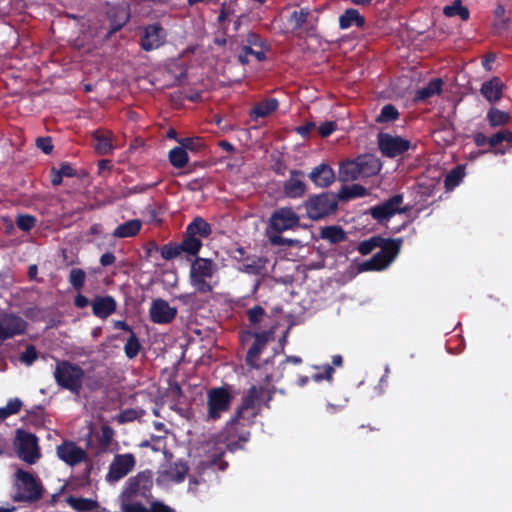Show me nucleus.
<instances>
[{"label":"nucleus","mask_w":512,"mask_h":512,"mask_svg":"<svg viewBox=\"0 0 512 512\" xmlns=\"http://www.w3.org/2000/svg\"><path fill=\"white\" fill-rule=\"evenodd\" d=\"M512 142V131L504 130L497 132L492 137L489 138L488 143L491 147L495 148L502 142Z\"/></svg>","instance_id":"obj_46"},{"label":"nucleus","mask_w":512,"mask_h":512,"mask_svg":"<svg viewBox=\"0 0 512 512\" xmlns=\"http://www.w3.org/2000/svg\"><path fill=\"white\" fill-rule=\"evenodd\" d=\"M86 274L82 269L73 268L69 274V282L75 289H80L85 281Z\"/></svg>","instance_id":"obj_45"},{"label":"nucleus","mask_w":512,"mask_h":512,"mask_svg":"<svg viewBox=\"0 0 512 512\" xmlns=\"http://www.w3.org/2000/svg\"><path fill=\"white\" fill-rule=\"evenodd\" d=\"M503 86L502 81L494 77L482 84L480 92L488 102L496 103L502 98Z\"/></svg>","instance_id":"obj_22"},{"label":"nucleus","mask_w":512,"mask_h":512,"mask_svg":"<svg viewBox=\"0 0 512 512\" xmlns=\"http://www.w3.org/2000/svg\"><path fill=\"white\" fill-rule=\"evenodd\" d=\"M57 384L72 393H79L84 378L83 369L68 361H59L54 370Z\"/></svg>","instance_id":"obj_7"},{"label":"nucleus","mask_w":512,"mask_h":512,"mask_svg":"<svg viewBox=\"0 0 512 512\" xmlns=\"http://www.w3.org/2000/svg\"><path fill=\"white\" fill-rule=\"evenodd\" d=\"M443 81L440 78L431 80L426 86L417 91L416 98L425 100L427 98L438 95L442 90Z\"/></svg>","instance_id":"obj_31"},{"label":"nucleus","mask_w":512,"mask_h":512,"mask_svg":"<svg viewBox=\"0 0 512 512\" xmlns=\"http://www.w3.org/2000/svg\"><path fill=\"white\" fill-rule=\"evenodd\" d=\"M336 202L328 195H319L306 202L307 215L312 220H318L333 212Z\"/></svg>","instance_id":"obj_15"},{"label":"nucleus","mask_w":512,"mask_h":512,"mask_svg":"<svg viewBox=\"0 0 512 512\" xmlns=\"http://www.w3.org/2000/svg\"><path fill=\"white\" fill-rule=\"evenodd\" d=\"M232 397L225 388H214L208 392L207 404L209 420H216L221 413L226 411L231 403Z\"/></svg>","instance_id":"obj_11"},{"label":"nucleus","mask_w":512,"mask_h":512,"mask_svg":"<svg viewBox=\"0 0 512 512\" xmlns=\"http://www.w3.org/2000/svg\"><path fill=\"white\" fill-rule=\"evenodd\" d=\"M93 313L100 318H107L116 309V302L111 296H99L92 302Z\"/></svg>","instance_id":"obj_23"},{"label":"nucleus","mask_w":512,"mask_h":512,"mask_svg":"<svg viewBox=\"0 0 512 512\" xmlns=\"http://www.w3.org/2000/svg\"><path fill=\"white\" fill-rule=\"evenodd\" d=\"M22 402L18 398L10 399L6 406L0 409V417L5 418L8 415L17 413L21 408Z\"/></svg>","instance_id":"obj_47"},{"label":"nucleus","mask_w":512,"mask_h":512,"mask_svg":"<svg viewBox=\"0 0 512 512\" xmlns=\"http://www.w3.org/2000/svg\"><path fill=\"white\" fill-rule=\"evenodd\" d=\"M108 14L114 31L120 29L130 18L129 8L126 4L113 7Z\"/></svg>","instance_id":"obj_27"},{"label":"nucleus","mask_w":512,"mask_h":512,"mask_svg":"<svg viewBox=\"0 0 512 512\" xmlns=\"http://www.w3.org/2000/svg\"><path fill=\"white\" fill-rule=\"evenodd\" d=\"M333 368L330 366V365H326L324 367V372L323 373H316L312 376V379L313 381L315 382H320L324 379L328 380V381H331L332 380V375H333Z\"/></svg>","instance_id":"obj_54"},{"label":"nucleus","mask_w":512,"mask_h":512,"mask_svg":"<svg viewBox=\"0 0 512 512\" xmlns=\"http://www.w3.org/2000/svg\"><path fill=\"white\" fill-rule=\"evenodd\" d=\"M135 466V458L132 454L116 455L110 464L107 479L109 481H118L125 477Z\"/></svg>","instance_id":"obj_16"},{"label":"nucleus","mask_w":512,"mask_h":512,"mask_svg":"<svg viewBox=\"0 0 512 512\" xmlns=\"http://www.w3.org/2000/svg\"><path fill=\"white\" fill-rule=\"evenodd\" d=\"M115 261V256L112 253H105L100 258V263L103 266H109Z\"/></svg>","instance_id":"obj_59"},{"label":"nucleus","mask_w":512,"mask_h":512,"mask_svg":"<svg viewBox=\"0 0 512 512\" xmlns=\"http://www.w3.org/2000/svg\"><path fill=\"white\" fill-rule=\"evenodd\" d=\"M277 107L278 101L276 99H266L255 105V107L250 112V116L254 120L258 118H263L274 112L277 109Z\"/></svg>","instance_id":"obj_29"},{"label":"nucleus","mask_w":512,"mask_h":512,"mask_svg":"<svg viewBox=\"0 0 512 512\" xmlns=\"http://www.w3.org/2000/svg\"><path fill=\"white\" fill-rule=\"evenodd\" d=\"M152 485V477L146 473L129 478L119 495L121 511L149 512L144 501L149 499Z\"/></svg>","instance_id":"obj_2"},{"label":"nucleus","mask_w":512,"mask_h":512,"mask_svg":"<svg viewBox=\"0 0 512 512\" xmlns=\"http://www.w3.org/2000/svg\"><path fill=\"white\" fill-rule=\"evenodd\" d=\"M314 21V16L308 8H301L300 10H295L291 14L289 19L290 24L294 28L312 27Z\"/></svg>","instance_id":"obj_25"},{"label":"nucleus","mask_w":512,"mask_h":512,"mask_svg":"<svg viewBox=\"0 0 512 512\" xmlns=\"http://www.w3.org/2000/svg\"><path fill=\"white\" fill-rule=\"evenodd\" d=\"M464 177V171L461 167L452 170L445 179V185L448 189L455 188Z\"/></svg>","instance_id":"obj_44"},{"label":"nucleus","mask_w":512,"mask_h":512,"mask_svg":"<svg viewBox=\"0 0 512 512\" xmlns=\"http://www.w3.org/2000/svg\"><path fill=\"white\" fill-rule=\"evenodd\" d=\"M67 502L72 508L79 511H90L97 506L94 500L87 498L69 497Z\"/></svg>","instance_id":"obj_39"},{"label":"nucleus","mask_w":512,"mask_h":512,"mask_svg":"<svg viewBox=\"0 0 512 512\" xmlns=\"http://www.w3.org/2000/svg\"><path fill=\"white\" fill-rule=\"evenodd\" d=\"M321 238L331 243H338L345 238V232L339 226H328L321 229Z\"/></svg>","instance_id":"obj_34"},{"label":"nucleus","mask_w":512,"mask_h":512,"mask_svg":"<svg viewBox=\"0 0 512 512\" xmlns=\"http://www.w3.org/2000/svg\"><path fill=\"white\" fill-rule=\"evenodd\" d=\"M266 261L262 258H248L240 266V270L248 274H261Z\"/></svg>","instance_id":"obj_33"},{"label":"nucleus","mask_w":512,"mask_h":512,"mask_svg":"<svg viewBox=\"0 0 512 512\" xmlns=\"http://www.w3.org/2000/svg\"><path fill=\"white\" fill-rule=\"evenodd\" d=\"M402 244L401 239L387 240L372 237L359 244L358 250L362 255L371 253L376 247L381 248L370 260L362 264L363 270H383L397 257Z\"/></svg>","instance_id":"obj_3"},{"label":"nucleus","mask_w":512,"mask_h":512,"mask_svg":"<svg viewBox=\"0 0 512 512\" xmlns=\"http://www.w3.org/2000/svg\"><path fill=\"white\" fill-rule=\"evenodd\" d=\"M16 448L19 458L28 464L36 463L41 456L37 437L25 431L17 432Z\"/></svg>","instance_id":"obj_8"},{"label":"nucleus","mask_w":512,"mask_h":512,"mask_svg":"<svg viewBox=\"0 0 512 512\" xmlns=\"http://www.w3.org/2000/svg\"><path fill=\"white\" fill-rule=\"evenodd\" d=\"M151 512H174V510L164 504L154 503L151 507Z\"/></svg>","instance_id":"obj_60"},{"label":"nucleus","mask_w":512,"mask_h":512,"mask_svg":"<svg viewBox=\"0 0 512 512\" xmlns=\"http://www.w3.org/2000/svg\"><path fill=\"white\" fill-rule=\"evenodd\" d=\"M166 31L160 24H151L144 28L141 46L150 51L159 48L166 41Z\"/></svg>","instance_id":"obj_17"},{"label":"nucleus","mask_w":512,"mask_h":512,"mask_svg":"<svg viewBox=\"0 0 512 512\" xmlns=\"http://www.w3.org/2000/svg\"><path fill=\"white\" fill-rule=\"evenodd\" d=\"M487 119L492 127H497L507 124L510 120V116L507 112L497 108H491L487 113Z\"/></svg>","instance_id":"obj_36"},{"label":"nucleus","mask_w":512,"mask_h":512,"mask_svg":"<svg viewBox=\"0 0 512 512\" xmlns=\"http://www.w3.org/2000/svg\"><path fill=\"white\" fill-rule=\"evenodd\" d=\"M63 177L66 176V177H71L74 175V170L73 168L65 163V164H62L59 171H58Z\"/></svg>","instance_id":"obj_58"},{"label":"nucleus","mask_w":512,"mask_h":512,"mask_svg":"<svg viewBox=\"0 0 512 512\" xmlns=\"http://www.w3.org/2000/svg\"><path fill=\"white\" fill-rule=\"evenodd\" d=\"M339 25L342 29H348L352 25L361 27L364 25V18L359 14L356 9H347L339 17Z\"/></svg>","instance_id":"obj_30"},{"label":"nucleus","mask_w":512,"mask_h":512,"mask_svg":"<svg viewBox=\"0 0 512 512\" xmlns=\"http://www.w3.org/2000/svg\"><path fill=\"white\" fill-rule=\"evenodd\" d=\"M142 227V222L138 219L128 220L118 225L113 231L115 238H129L138 234Z\"/></svg>","instance_id":"obj_26"},{"label":"nucleus","mask_w":512,"mask_h":512,"mask_svg":"<svg viewBox=\"0 0 512 512\" xmlns=\"http://www.w3.org/2000/svg\"><path fill=\"white\" fill-rule=\"evenodd\" d=\"M140 350V343L136 337V335L131 332L130 337L127 339V342L124 346V351L126 356L129 359L134 358Z\"/></svg>","instance_id":"obj_42"},{"label":"nucleus","mask_w":512,"mask_h":512,"mask_svg":"<svg viewBox=\"0 0 512 512\" xmlns=\"http://www.w3.org/2000/svg\"><path fill=\"white\" fill-rule=\"evenodd\" d=\"M37 359V352L33 346H28L26 350L21 354L20 360L22 363L30 366Z\"/></svg>","instance_id":"obj_52"},{"label":"nucleus","mask_w":512,"mask_h":512,"mask_svg":"<svg viewBox=\"0 0 512 512\" xmlns=\"http://www.w3.org/2000/svg\"><path fill=\"white\" fill-rule=\"evenodd\" d=\"M57 457L70 467L77 466L88 459L86 449L72 440H64L56 447Z\"/></svg>","instance_id":"obj_9"},{"label":"nucleus","mask_w":512,"mask_h":512,"mask_svg":"<svg viewBox=\"0 0 512 512\" xmlns=\"http://www.w3.org/2000/svg\"><path fill=\"white\" fill-rule=\"evenodd\" d=\"M27 322L14 313H0V345L8 339L21 335L26 331Z\"/></svg>","instance_id":"obj_10"},{"label":"nucleus","mask_w":512,"mask_h":512,"mask_svg":"<svg viewBox=\"0 0 512 512\" xmlns=\"http://www.w3.org/2000/svg\"><path fill=\"white\" fill-rule=\"evenodd\" d=\"M443 13L447 17L459 16L462 20H467L469 17L468 9L463 7L459 0H455L451 5L445 6Z\"/></svg>","instance_id":"obj_37"},{"label":"nucleus","mask_w":512,"mask_h":512,"mask_svg":"<svg viewBox=\"0 0 512 512\" xmlns=\"http://www.w3.org/2000/svg\"><path fill=\"white\" fill-rule=\"evenodd\" d=\"M474 142L477 146H483L488 142V138L482 133H476L473 137Z\"/></svg>","instance_id":"obj_62"},{"label":"nucleus","mask_w":512,"mask_h":512,"mask_svg":"<svg viewBox=\"0 0 512 512\" xmlns=\"http://www.w3.org/2000/svg\"><path fill=\"white\" fill-rule=\"evenodd\" d=\"M336 130V123L333 121L324 122L319 126V133L327 137Z\"/></svg>","instance_id":"obj_55"},{"label":"nucleus","mask_w":512,"mask_h":512,"mask_svg":"<svg viewBox=\"0 0 512 512\" xmlns=\"http://www.w3.org/2000/svg\"><path fill=\"white\" fill-rule=\"evenodd\" d=\"M301 173L293 172L291 177L286 181L284 189L285 193L292 198L300 197L305 192V184L299 177Z\"/></svg>","instance_id":"obj_28"},{"label":"nucleus","mask_w":512,"mask_h":512,"mask_svg":"<svg viewBox=\"0 0 512 512\" xmlns=\"http://www.w3.org/2000/svg\"><path fill=\"white\" fill-rule=\"evenodd\" d=\"M149 313L154 323L166 324L170 323L176 317L177 308L170 306L169 303L163 299H156L152 302Z\"/></svg>","instance_id":"obj_18"},{"label":"nucleus","mask_w":512,"mask_h":512,"mask_svg":"<svg viewBox=\"0 0 512 512\" xmlns=\"http://www.w3.org/2000/svg\"><path fill=\"white\" fill-rule=\"evenodd\" d=\"M315 123L314 122H309L303 126H300L297 128V132L302 135V136H305L307 135L310 131H312L314 128H315Z\"/></svg>","instance_id":"obj_57"},{"label":"nucleus","mask_w":512,"mask_h":512,"mask_svg":"<svg viewBox=\"0 0 512 512\" xmlns=\"http://www.w3.org/2000/svg\"><path fill=\"white\" fill-rule=\"evenodd\" d=\"M114 437V431L107 425L102 426L100 433V441L103 446L109 447Z\"/></svg>","instance_id":"obj_53"},{"label":"nucleus","mask_w":512,"mask_h":512,"mask_svg":"<svg viewBox=\"0 0 512 512\" xmlns=\"http://www.w3.org/2000/svg\"><path fill=\"white\" fill-rule=\"evenodd\" d=\"M398 111L393 105H385L380 114L377 116L376 121L379 123L390 122L398 118Z\"/></svg>","instance_id":"obj_41"},{"label":"nucleus","mask_w":512,"mask_h":512,"mask_svg":"<svg viewBox=\"0 0 512 512\" xmlns=\"http://www.w3.org/2000/svg\"><path fill=\"white\" fill-rule=\"evenodd\" d=\"M188 472V467L184 462H175L167 469L159 472L158 482L163 485L177 484L182 482Z\"/></svg>","instance_id":"obj_19"},{"label":"nucleus","mask_w":512,"mask_h":512,"mask_svg":"<svg viewBox=\"0 0 512 512\" xmlns=\"http://www.w3.org/2000/svg\"><path fill=\"white\" fill-rule=\"evenodd\" d=\"M310 179L319 187H328L334 182L335 174L331 167L320 164L311 171Z\"/></svg>","instance_id":"obj_21"},{"label":"nucleus","mask_w":512,"mask_h":512,"mask_svg":"<svg viewBox=\"0 0 512 512\" xmlns=\"http://www.w3.org/2000/svg\"><path fill=\"white\" fill-rule=\"evenodd\" d=\"M269 239H270V242L275 245L291 242L290 240L283 239L282 237H280L278 235H270Z\"/></svg>","instance_id":"obj_63"},{"label":"nucleus","mask_w":512,"mask_h":512,"mask_svg":"<svg viewBox=\"0 0 512 512\" xmlns=\"http://www.w3.org/2000/svg\"><path fill=\"white\" fill-rule=\"evenodd\" d=\"M216 263L207 258H197L190 267V284L199 293H209L217 285Z\"/></svg>","instance_id":"obj_5"},{"label":"nucleus","mask_w":512,"mask_h":512,"mask_svg":"<svg viewBox=\"0 0 512 512\" xmlns=\"http://www.w3.org/2000/svg\"><path fill=\"white\" fill-rule=\"evenodd\" d=\"M263 392L261 388L251 387L241 408L238 411L236 419L232 420L227 426V435H218L205 441L199 448L198 453L203 456L199 466L201 469L215 466L218 470H224L227 463L221 461V457L226 449L234 450L237 447L236 438L246 442L249 433L236 435L238 424L250 422L260 410L259 396Z\"/></svg>","instance_id":"obj_1"},{"label":"nucleus","mask_w":512,"mask_h":512,"mask_svg":"<svg viewBox=\"0 0 512 512\" xmlns=\"http://www.w3.org/2000/svg\"><path fill=\"white\" fill-rule=\"evenodd\" d=\"M300 218L290 207H282L274 211L270 217V228L277 233L294 229L299 225Z\"/></svg>","instance_id":"obj_12"},{"label":"nucleus","mask_w":512,"mask_h":512,"mask_svg":"<svg viewBox=\"0 0 512 512\" xmlns=\"http://www.w3.org/2000/svg\"><path fill=\"white\" fill-rule=\"evenodd\" d=\"M36 145L39 149H41L45 154H49L52 151V144L50 138L40 137L36 140Z\"/></svg>","instance_id":"obj_56"},{"label":"nucleus","mask_w":512,"mask_h":512,"mask_svg":"<svg viewBox=\"0 0 512 512\" xmlns=\"http://www.w3.org/2000/svg\"><path fill=\"white\" fill-rule=\"evenodd\" d=\"M495 61V56L494 55H490L488 56L485 60H483L482 64H483V67L486 69V70H491V65L492 63Z\"/></svg>","instance_id":"obj_64"},{"label":"nucleus","mask_w":512,"mask_h":512,"mask_svg":"<svg viewBox=\"0 0 512 512\" xmlns=\"http://www.w3.org/2000/svg\"><path fill=\"white\" fill-rule=\"evenodd\" d=\"M181 251H182L181 245L178 246V245L168 244V245H165L162 247L161 256L166 260H171V259L177 257L178 255H180Z\"/></svg>","instance_id":"obj_50"},{"label":"nucleus","mask_w":512,"mask_h":512,"mask_svg":"<svg viewBox=\"0 0 512 512\" xmlns=\"http://www.w3.org/2000/svg\"><path fill=\"white\" fill-rule=\"evenodd\" d=\"M169 161L175 168H183L188 163V154L183 147H175L169 152Z\"/></svg>","instance_id":"obj_35"},{"label":"nucleus","mask_w":512,"mask_h":512,"mask_svg":"<svg viewBox=\"0 0 512 512\" xmlns=\"http://www.w3.org/2000/svg\"><path fill=\"white\" fill-rule=\"evenodd\" d=\"M382 168L381 161L370 154L362 155L354 160H347L340 165L339 178L342 181H353L376 175Z\"/></svg>","instance_id":"obj_4"},{"label":"nucleus","mask_w":512,"mask_h":512,"mask_svg":"<svg viewBox=\"0 0 512 512\" xmlns=\"http://www.w3.org/2000/svg\"><path fill=\"white\" fill-rule=\"evenodd\" d=\"M378 145L383 155L392 158L406 152L410 147V142L400 136L380 133Z\"/></svg>","instance_id":"obj_13"},{"label":"nucleus","mask_w":512,"mask_h":512,"mask_svg":"<svg viewBox=\"0 0 512 512\" xmlns=\"http://www.w3.org/2000/svg\"><path fill=\"white\" fill-rule=\"evenodd\" d=\"M187 234L195 237H208L211 234V226L204 219L198 217L188 225Z\"/></svg>","instance_id":"obj_32"},{"label":"nucleus","mask_w":512,"mask_h":512,"mask_svg":"<svg viewBox=\"0 0 512 512\" xmlns=\"http://www.w3.org/2000/svg\"><path fill=\"white\" fill-rule=\"evenodd\" d=\"M179 144L183 149L190 151H198L203 148L204 143L199 137L183 138L178 140Z\"/></svg>","instance_id":"obj_43"},{"label":"nucleus","mask_w":512,"mask_h":512,"mask_svg":"<svg viewBox=\"0 0 512 512\" xmlns=\"http://www.w3.org/2000/svg\"><path fill=\"white\" fill-rule=\"evenodd\" d=\"M402 195H395L384 203L371 208V215L378 222H386L395 214L406 212V208H402Z\"/></svg>","instance_id":"obj_14"},{"label":"nucleus","mask_w":512,"mask_h":512,"mask_svg":"<svg viewBox=\"0 0 512 512\" xmlns=\"http://www.w3.org/2000/svg\"><path fill=\"white\" fill-rule=\"evenodd\" d=\"M252 58H255L258 62L265 59V53L261 47L254 49L250 46H244L242 52L239 55V60L242 63H248Z\"/></svg>","instance_id":"obj_38"},{"label":"nucleus","mask_w":512,"mask_h":512,"mask_svg":"<svg viewBox=\"0 0 512 512\" xmlns=\"http://www.w3.org/2000/svg\"><path fill=\"white\" fill-rule=\"evenodd\" d=\"M248 319L250 324L256 326L261 323L265 318V311L260 306H255L252 309L248 310Z\"/></svg>","instance_id":"obj_49"},{"label":"nucleus","mask_w":512,"mask_h":512,"mask_svg":"<svg viewBox=\"0 0 512 512\" xmlns=\"http://www.w3.org/2000/svg\"><path fill=\"white\" fill-rule=\"evenodd\" d=\"M342 193L345 198H356L364 196L366 194V189L360 185L354 184L345 188Z\"/></svg>","instance_id":"obj_51"},{"label":"nucleus","mask_w":512,"mask_h":512,"mask_svg":"<svg viewBox=\"0 0 512 512\" xmlns=\"http://www.w3.org/2000/svg\"><path fill=\"white\" fill-rule=\"evenodd\" d=\"M74 303L79 308H84L89 304V300L86 296L78 294L75 297Z\"/></svg>","instance_id":"obj_61"},{"label":"nucleus","mask_w":512,"mask_h":512,"mask_svg":"<svg viewBox=\"0 0 512 512\" xmlns=\"http://www.w3.org/2000/svg\"><path fill=\"white\" fill-rule=\"evenodd\" d=\"M13 499L21 502H35L41 498L43 487L33 474L17 469L13 479Z\"/></svg>","instance_id":"obj_6"},{"label":"nucleus","mask_w":512,"mask_h":512,"mask_svg":"<svg viewBox=\"0 0 512 512\" xmlns=\"http://www.w3.org/2000/svg\"><path fill=\"white\" fill-rule=\"evenodd\" d=\"M271 334L272 332L268 331L255 333V341L247 354V362L252 367L259 368L261 366L260 363H258V357L262 353Z\"/></svg>","instance_id":"obj_20"},{"label":"nucleus","mask_w":512,"mask_h":512,"mask_svg":"<svg viewBox=\"0 0 512 512\" xmlns=\"http://www.w3.org/2000/svg\"><path fill=\"white\" fill-rule=\"evenodd\" d=\"M201 241L195 236L187 234V237L183 240L181 244L182 251H185L190 254H196L200 247H201Z\"/></svg>","instance_id":"obj_40"},{"label":"nucleus","mask_w":512,"mask_h":512,"mask_svg":"<svg viewBox=\"0 0 512 512\" xmlns=\"http://www.w3.org/2000/svg\"><path fill=\"white\" fill-rule=\"evenodd\" d=\"M112 137L113 135L109 131H96L93 134L95 141L94 148L98 154L107 155L116 148V145L113 144Z\"/></svg>","instance_id":"obj_24"},{"label":"nucleus","mask_w":512,"mask_h":512,"mask_svg":"<svg viewBox=\"0 0 512 512\" xmlns=\"http://www.w3.org/2000/svg\"><path fill=\"white\" fill-rule=\"evenodd\" d=\"M35 223V217L28 214L18 215L16 219V224L22 231H30L35 226Z\"/></svg>","instance_id":"obj_48"}]
</instances>
